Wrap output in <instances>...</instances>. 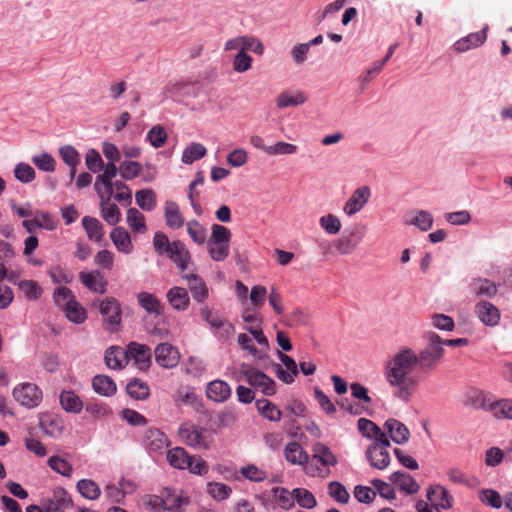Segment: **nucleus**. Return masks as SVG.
<instances>
[{"label": "nucleus", "instance_id": "1", "mask_svg": "<svg viewBox=\"0 0 512 512\" xmlns=\"http://www.w3.org/2000/svg\"><path fill=\"white\" fill-rule=\"evenodd\" d=\"M417 361L415 350L401 347L386 362L385 380L393 388L394 397L403 402L410 401L422 381Z\"/></svg>", "mask_w": 512, "mask_h": 512}, {"label": "nucleus", "instance_id": "2", "mask_svg": "<svg viewBox=\"0 0 512 512\" xmlns=\"http://www.w3.org/2000/svg\"><path fill=\"white\" fill-rule=\"evenodd\" d=\"M425 338L427 344L418 353L416 352V358L418 360L419 372L423 375H428L440 364L445 350L442 347L441 337L435 332L426 333Z\"/></svg>", "mask_w": 512, "mask_h": 512}, {"label": "nucleus", "instance_id": "3", "mask_svg": "<svg viewBox=\"0 0 512 512\" xmlns=\"http://www.w3.org/2000/svg\"><path fill=\"white\" fill-rule=\"evenodd\" d=\"M338 463L336 455L321 442L312 446V456L304 471L312 477L326 478L330 475V468Z\"/></svg>", "mask_w": 512, "mask_h": 512}, {"label": "nucleus", "instance_id": "4", "mask_svg": "<svg viewBox=\"0 0 512 512\" xmlns=\"http://www.w3.org/2000/svg\"><path fill=\"white\" fill-rule=\"evenodd\" d=\"M180 440L194 449H208L212 442L210 433L191 422H184L178 428Z\"/></svg>", "mask_w": 512, "mask_h": 512}, {"label": "nucleus", "instance_id": "5", "mask_svg": "<svg viewBox=\"0 0 512 512\" xmlns=\"http://www.w3.org/2000/svg\"><path fill=\"white\" fill-rule=\"evenodd\" d=\"M99 311L106 331L115 333L120 330L122 310L120 302L114 297H106L99 303Z\"/></svg>", "mask_w": 512, "mask_h": 512}, {"label": "nucleus", "instance_id": "6", "mask_svg": "<svg viewBox=\"0 0 512 512\" xmlns=\"http://www.w3.org/2000/svg\"><path fill=\"white\" fill-rule=\"evenodd\" d=\"M13 398L21 406L32 409L38 407L43 399L42 390L34 383H21L14 387Z\"/></svg>", "mask_w": 512, "mask_h": 512}, {"label": "nucleus", "instance_id": "7", "mask_svg": "<svg viewBox=\"0 0 512 512\" xmlns=\"http://www.w3.org/2000/svg\"><path fill=\"white\" fill-rule=\"evenodd\" d=\"M241 371L248 384L259 389L264 395L272 396L276 393L275 381L264 372L246 364L241 365Z\"/></svg>", "mask_w": 512, "mask_h": 512}, {"label": "nucleus", "instance_id": "8", "mask_svg": "<svg viewBox=\"0 0 512 512\" xmlns=\"http://www.w3.org/2000/svg\"><path fill=\"white\" fill-rule=\"evenodd\" d=\"M200 315L202 319L209 324L211 329L214 330L219 339L226 340L234 334L235 327L233 324L217 313H214L208 306H205L200 310Z\"/></svg>", "mask_w": 512, "mask_h": 512}, {"label": "nucleus", "instance_id": "9", "mask_svg": "<svg viewBox=\"0 0 512 512\" xmlns=\"http://www.w3.org/2000/svg\"><path fill=\"white\" fill-rule=\"evenodd\" d=\"M364 235L365 231L360 227H354L353 229L346 231L334 242V247L337 253L340 255H349L353 253L364 238Z\"/></svg>", "mask_w": 512, "mask_h": 512}, {"label": "nucleus", "instance_id": "10", "mask_svg": "<svg viewBox=\"0 0 512 512\" xmlns=\"http://www.w3.org/2000/svg\"><path fill=\"white\" fill-rule=\"evenodd\" d=\"M41 503L46 512H65L73 506L69 493L61 487L55 488L51 495L42 499Z\"/></svg>", "mask_w": 512, "mask_h": 512}, {"label": "nucleus", "instance_id": "11", "mask_svg": "<svg viewBox=\"0 0 512 512\" xmlns=\"http://www.w3.org/2000/svg\"><path fill=\"white\" fill-rule=\"evenodd\" d=\"M167 256L176 264L181 274H187L195 268L189 250L180 240L173 241L172 249Z\"/></svg>", "mask_w": 512, "mask_h": 512}, {"label": "nucleus", "instance_id": "12", "mask_svg": "<svg viewBox=\"0 0 512 512\" xmlns=\"http://www.w3.org/2000/svg\"><path fill=\"white\" fill-rule=\"evenodd\" d=\"M154 354L156 363L163 368H174L180 361L178 349L169 343L158 344L154 350Z\"/></svg>", "mask_w": 512, "mask_h": 512}, {"label": "nucleus", "instance_id": "13", "mask_svg": "<svg viewBox=\"0 0 512 512\" xmlns=\"http://www.w3.org/2000/svg\"><path fill=\"white\" fill-rule=\"evenodd\" d=\"M126 348L128 360L133 359L140 370L145 371L151 366L152 353L148 345L130 342Z\"/></svg>", "mask_w": 512, "mask_h": 512}, {"label": "nucleus", "instance_id": "14", "mask_svg": "<svg viewBox=\"0 0 512 512\" xmlns=\"http://www.w3.org/2000/svg\"><path fill=\"white\" fill-rule=\"evenodd\" d=\"M388 447H390V444L386 445L381 443V441L374 442L368 447L366 457L372 467L379 470H383L388 467L390 463V455L387 450Z\"/></svg>", "mask_w": 512, "mask_h": 512}, {"label": "nucleus", "instance_id": "15", "mask_svg": "<svg viewBox=\"0 0 512 512\" xmlns=\"http://www.w3.org/2000/svg\"><path fill=\"white\" fill-rule=\"evenodd\" d=\"M477 318L486 326L495 327L501 319L500 310L491 302L479 301L474 307Z\"/></svg>", "mask_w": 512, "mask_h": 512}, {"label": "nucleus", "instance_id": "16", "mask_svg": "<svg viewBox=\"0 0 512 512\" xmlns=\"http://www.w3.org/2000/svg\"><path fill=\"white\" fill-rule=\"evenodd\" d=\"M371 190L368 186H361L353 191L349 199L346 201L343 211L348 216L358 213L369 201Z\"/></svg>", "mask_w": 512, "mask_h": 512}, {"label": "nucleus", "instance_id": "17", "mask_svg": "<svg viewBox=\"0 0 512 512\" xmlns=\"http://www.w3.org/2000/svg\"><path fill=\"white\" fill-rule=\"evenodd\" d=\"M181 277L188 281V287L194 300L201 303L208 298V287L204 280L195 272V268L187 274H182Z\"/></svg>", "mask_w": 512, "mask_h": 512}, {"label": "nucleus", "instance_id": "18", "mask_svg": "<svg viewBox=\"0 0 512 512\" xmlns=\"http://www.w3.org/2000/svg\"><path fill=\"white\" fill-rule=\"evenodd\" d=\"M143 444L149 452H161L169 445V440L164 432L151 427L144 433Z\"/></svg>", "mask_w": 512, "mask_h": 512}, {"label": "nucleus", "instance_id": "19", "mask_svg": "<svg viewBox=\"0 0 512 512\" xmlns=\"http://www.w3.org/2000/svg\"><path fill=\"white\" fill-rule=\"evenodd\" d=\"M427 498L436 509H450L452 507L453 497L449 491L441 485L430 486L427 489Z\"/></svg>", "mask_w": 512, "mask_h": 512}, {"label": "nucleus", "instance_id": "20", "mask_svg": "<svg viewBox=\"0 0 512 512\" xmlns=\"http://www.w3.org/2000/svg\"><path fill=\"white\" fill-rule=\"evenodd\" d=\"M39 425L42 431L50 437H59L64 429L62 419L59 416L50 413L40 414Z\"/></svg>", "mask_w": 512, "mask_h": 512}, {"label": "nucleus", "instance_id": "21", "mask_svg": "<svg viewBox=\"0 0 512 512\" xmlns=\"http://www.w3.org/2000/svg\"><path fill=\"white\" fill-rule=\"evenodd\" d=\"M105 364L108 368L121 370L128 364L127 348L111 346L105 351Z\"/></svg>", "mask_w": 512, "mask_h": 512}, {"label": "nucleus", "instance_id": "22", "mask_svg": "<svg viewBox=\"0 0 512 512\" xmlns=\"http://www.w3.org/2000/svg\"><path fill=\"white\" fill-rule=\"evenodd\" d=\"M359 432L366 438L374 439L375 442L381 441L386 445H389V439L387 435L371 420L366 418H360L357 422Z\"/></svg>", "mask_w": 512, "mask_h": 512}, {"label": "nucleus", "instance_id": "23", "mask_svg": "<svg viewBox=\"0 0 512 512\" xmlns=\"http://www.w3.org/2000/svg\"><path fill=\"white\" fill-rule=\"evenodd\" d=\"M164 218L166 225L174 230L182 228L185 224L179 205L172 200H167L164 204Z\"/></svg>", "mask_w": 512, "mask_h": 512}, {"label": "nucleus", "instance_id": "24", "mask_svg": "<svg viewBox=\"0 0 512 512\" xmlns=\"http://www.w3.org/2000/svg\"><path fill=\"white\" fill-rule=\"evenodd\" d=\"M285 459L293 465H302L304 468L309 464V455L302 448V446L296 442H289L284 449Z\"/></svg>", "mask_w": 512, "mask_h": 512}, {"label": "nucleus", "instance_id": "25", "mask_svg": "<svg viewBox=\"0 0 512 512\" xmlns=\"http://www.w3.org/2000/svg\"><path fill=\"white\" fill-rule=\"evenodd\" d=\"M488 27L486 26L482 31L470 33L466 37H463L455 42L454 49L457 52H466L472 48H477L481 46L487 38V31Z\"/></svg>", "mask_w": 512, "mask_h": 512}, {"label": "nucleus", "instance_id": "26", "mask_svg": "<svg viewBox=\"0 0 512 512\" xmlns=\"http://www.w3.org/2000/svg\"><path fill=\"white\" fill-rule=\"evenodd\" d=\"M206 396L214 402H225L231 396V388L223 380H213L207 385Z\"/></svg>", "mask_w": 512, "mask_h": 512}, {"label": "nucleus", "instance_id": "27", "mask_svg": "<svg viewBox=\"0 0 512 512\" xmlns=\"http://www.w3.org/2000/svg\"><path fill=\"white\" fill-rule=\"evenodd\" d=\"M167 301L177 311H184L189 307L190 298L185 288L174 286L167 292Z\"/></svg>", "mask_w": 512, "mask_h": 512}, {"label": "nucleus", "instance_id": "28", "mask_svg": "<svg viewBox=\"0 0 512 512\" xmlns=\"http://www.w3.org/2000/svg\"><path fill=\"white\" fill-rule=\"evenodd\" d=\"M384 427L389 433V436L396 444H405L409 440L410 432L408 428L396 419H388Z\"/></svg>", "mask_w": 512, "mask_h": 512}, {"label": "nucleus", "instance_id": "29", "mask_svg": "<svg viewBox=\"0 0 512 512\" xmlns=\"http://www.w3.org/2000/svg\"><path fill=\"white\" fill-rule=\"evenodd\" d=\"M137 301L147 313L155 316L163 314L164 307L156 295L149 292H140L137 294Z\"/></svg>", "mask_w": 512, "mask_h": 512}, {"label": "nucleus", "instance_id": "30", "mask_svg": "<svg viewBox=\"0 0 512 512\" xmlns=\"http://www.w3.org/2000/svg\"><path fill=\"white\" fill-rule=\"evenodd\" d=\"M79 279L89 290L97 293H105L107 281L99 272H80Z\"/></svg>", "mask_w": 512, "mask_h": 512}, {"label": "nucleus", "instance_id": "31", "mask_svg": "<svg viewBox=\"0 0 512 512\" xmlns=\"http://www.w3.org/2000/svg\"><path fill=\"white\" fill-rule=\"evenodd\" d=\"M110 238L119 252L130 254L133 251L131 237L123 227L114 228L110 233Z\"/></svg>", "mask_w": 512, "mask_h": 512}, {"label": "nucleus", "instance_id": "32", "mask_svg": "<svg viewBox=\"0 0 512 512\" xmlns=\"http://www.w3.org/2000/svg\"><path fill=\"white\" fill-rule=\"evenodd\" d=\"M390 480L396 484L400 490L408 494H415L420 488L415 479L405 472L396 471L392 473Z\"/></svg>", "mask_w": 512, "mask_h": 512}, {"label": "nucleus", "instance_id": "33", "mask_svg": "<svg viewBox=\"0 0 512 512\" xmlns=\"http://www.w3.org/2000/svg\"><path fill=\"white\" fill-rule=\"evenodd\" d=\"M92 387L94 391L102 396H113L117 391L114 380L107 375H96L92 379Z\"/></svg>", "mask_w": 512, "mask_h": 512}, {"label": "nucleus", "instance_id": "34", "mask_svg": "<svg viewBox=\"0 0 512 512\" xmlns=\"http://www.w3.org/2000/svg\"><path fill=\"white\" fill-rule=\"evenodd\" d=\"M256 408L259 414L272 422H278L282 418V411L273 402L267 399H258Z\"/></svg>", "mask_w": 512, "mask_h": 512}, {"label": "nucleus", "instance_id": "35", "mask_svg": "<svg viewBox=\"0 0 512 512\" xmlns=\"http://www.w3.org/2000/svg\"><path fill=\"white\" fill-rule=\"evenodd\" d=\"M82 225L87 233L88 238L91 241H95L97 243L101 242L104 236V230L102 223L90 216H85L82 219Z\"/></svg>", "mask_w": 512, "mask_h": 512}, {"label": "nucleus", "instance_id": "36", "mask_svg": "<svg viewBox=\"0 0 512 512\" xmlns=\"http://www.w3.org/2000/svg\"><path fill=\"white\" fill-rule=\"evenodd\" d=\"M307 101L304 92L297 91L295 93L282 92L277 96L276 105L278 108H287L291 106H299Z\"/></svg>", "mask_w": 512, "mask_h": 512}, {"label": "nucleus", "instance_id": "37", "mask_svg": "<svg viewBox=\"0 0 512 512\" xmlns=\"http://www.w3.org/2000/svg\"><path fill=\"white\" fill-rule=\"evenodd\" d=\"M190 455L182 447H175L167 452V461L176 469H186L189 466Z\"/></svg>", "mask_w": 512, "mask_h": 512}, {"label": "nucleus", "instance_id": "38", "mask_svg": "<svg viewBox=\"0 0 512 512\" xmlns=\"http://www.w3.org/2000/svg\"><path fill=\"white\" fill-rule=\"evenodd\" d=\"M61 407L69 413H79L83 408L82 400L73 391H62L60 394Z\"/></svg>", "mask_w": 512, "mask_h": 512}, {"label": "nucleus", "instance_id": "39", "mask_svg": "<svg viewBox=\"0 0 512 512\" xmlns=\"http://www.w3.org/2000/svg\"><path fill=\"white\" fill-rule=\"evenodd\" d=\"M126 391L130 397L135 400L147 399L150 395V388L148 384L140 379H132L126 387Z\"/></svg>", "mask_w": 512, "mask_h": 512}, {"label": "nucleus", "instance_id": "40", "mask_svg": "<svg viewBox=\"0 0 512 512\" xmlns=\"http://www.w3.org/2000/svg\"><path fill=\"white\" fill-rule=\"evenodd\" d=\"M64 310L66 317L74 323L81 324L87 318L86 310L75 299L68 300Z\"/></svg>", "mask_w": 512, "mask_h": 512}, {"label": "nucleus", "instance_id": "41", "mask_svg": "<svg viewBox=\"0 0 512 512\" xmlns=\"http://www.w3.org/2000/svg\"><path fill=\"white\" fill-rule=\"evenodd\" d=\"M474 293L477 296H485L491 298L497 294L498 288L497 285L484 278L474 279L471 283Z\"/></svg>", "mask_w": 512, "mask_h": 512}, {"label": "nucleus", "instance_id": "42", "mask_svg": "<svg viewBox=\"0 0 512 512\" xmlns=\"http://www.w3.org/2000/svg\"><path fill=\"white\" fill-rule=\"evenodd\" d=\"M113 179L110 177L105 178V174H101L97 177L95 182V191L98 194L102 202L110 201L113 195Z\"/></svg>", "mask_w": 512, "mask_h": 512}, {"label": "nucleus", "instance_id": "43", "mask_svg": "<svg viewBox=\"0 0 512 512\" xmlns=\"http://www.w3.org/2000/svg\"><path fill=\"white\" fill-rule=\"evenodd\" d=\"M137 205L144 211H152L156 207V195L152 189H142L136 192Z\"/></svg>", "mask_w": 512, "mask_h": 512}, {"label": "nucleus", "instance_id": "44", "mask_svg": "<svg viewBox=\"0 0 512 512\" xmlns=\"http://www.w3.org/2000/svg\"><path fill=\"white\" fill-rule=\"evenodd\" d=\"M272 495L275 503L283 509H291L294 506L295 498L293 491L290 492L286 488L274 487L272 489Z\"/></svg>", "mask_w": 512, "mask_h": 512}, {"label": "nucleus", "instance_id": "45", "mask_svg": "<svg viewBox=\"0 0 512 512\" xmlns=\"http://www.w3.org/2000/svg\"><path fill=\"white\" fill-rule=\"evenodd\" d=\"M207 153V149L201 143H192L185 148L182 153V162L184 164H192L194 161H197L203 158Z\"/></svg>", "mask_w": 512, "mask_h": 512}, {"label": "nucleus", "instance_id": "46", "mask_svg": "<svg viewBox=\"0 0 512 512\" xmlns=\"http://www.w3.org/2000/svg\"><path fill=\"white\" fill-rule=\"evenodd\" d=\"M100 200L101 215L109 225H116L121 220V212L116 204Z\"/></svg>", "mask_w": 512, "mask_h": 512}, {"label": "nucleus", "instance_id": "47", "mask_svg": "<svg viewBox=\"0 0 512 512\" xmlns=\"http://www.w3.org/2000/svg\"><path fill=\"white\" fill-rule=\"evenodd\" d=\"M78 492L86 499L95 500L100 494L99 486L90 479H82L77 483Z\"/></svg>", "mask_w": 512, "mask_h": 512}, {"label": "nucleus", "instance_id": "48", "mask_svg": "<svg viewBox=\"0 0 512 512\" xmlns=\"http://www.w3.org/2000/svg\"><path fill=\"white\" fill-rule=\"evenodd\" d=\"M127 223L133 232L146 231V220L144 215L136 208L127 210Z\"/></svg>", "mask_w": 512, "mask_h": 512}, {"label": "nucleus", "instance_id": "49", "mask_svg": "<svg viewBox=\"0 0 512 512\" xmlns=\"http://www.w3.org/2000/svg\"><path fill=\"white\" fill-rule=\"evenodd\" d=\"M207 249L210 257L217 262L224 261L229 255V243L208 240Z\"/></svg>", "mask_w": 512, "mask_h": 512}, {"label": "nucleus", "instance_id": "50", "mask_svg": "<svg viewBox=\"0 0 512 512\" xmlns=\"http://www.w3.org/2000/svg\"><path fill=\"white\" fill-rule=\"evenodd\" d=\"M187 233L190 238L198 245H202L206 241L207 230L197 220H191L187 223Z\"/></svg>", "mask_w": 512, "mask_h": 512}, {"label": "nucleus", "instance_id": "51", "mask_svg": "<svg viewBox=\"0 0 512 512\" xmlns=\"http://www.w3.org/2000/svg\"><path fill=\"white\" fill-rule=\"evenodd\" d=\"M238 344L243 349L251 354L255 359L261 360L265 357V350L263 348H257L252 338L247 334L241 333L238 335Z\"/></svg>", "mask_w": 512, "mask_h": 512}, {"label": "nucleus", "instance_id": "52", "mask_svg": "<svg viewBox=\"0 0 512 512\" xmlns=\"http://www.w3.org/2000/svg\"><path fill=\"white\" fill-rule=\"evenodd\" d=\"M293 495L298 505L305 509H312L316 506L317 501L314 495L305 488L293 489Z\"/></svg>", "mask_w": 512, "mask_h": 512}, {"label": "nucleus", "instance_id": "53", "mask_svg": "<svg viewBox=\"0 0 512 512\" xmlns=\"http://www.w3.org/2000/svg\"><path fill=\"white\" fill-rule=\"evenodd\" d=\"M207 491L217 501L227 499L232 493V489L228 485L220 482H209Z\"/></svg>", "mask_w": 512, "mask_h": 512}, {"label": "nucleus", "instance_id": "54", "mask_svg": "<svg viewBox=\"0 0 512 512\" xmlns=\"http://www.w3.org/2000/svg\"><path fill=\"white\" fill-rule=\"evenodd\" d=\"M142 166L136 161H124L119 167V173L125 180H132L140 175Z\"/></svg>", "mask_w": 512, "mask_h": 512}, {"label": "nucleus", "instance_id": "55", "mask_svg": "<svg viewBox=\"0 0 512 512\" xmlns=\"http://www.w3.org/2000/svg\"><path fill=\"white\" fill-rule=\"evenodd\" d=\"M19 289L29 300H37L42 294V289L34 280H22L18 283Z\"/></svg>", "mask_w": 512, "mask_h": 512}, {"label": "nucleus", "instance_id": "56", "mask_svg": "<svg viewBox=\"0 0 512 512\" xmlns=\"http://www.w3.org/2000/svg\"><path fill=\"white\" fill-rule=\"evenodd\" d=\"M34 217L38 223L39 228H43L49 231L56 229L59 224L57 217L50 214L49 212L38 210L34 213Z\"/></svg>", "mask_w": 512, "mask_h": 512}, {"label": "nucleus", "instance_id": "57", "mask_svg": "<svg viewBox=\"0 0 512 512\" xmlns=\"http://www.w3.org/2000/svg\"><path fill=\"white\" fill-rule=\"evenodd\" d=\"M319 224L321 228L325 230L326 233L331 235L337 234L342 227L340 219L333 214H327L322 216L319 219Z\"/></svg>", "mask_w": 512, "mask_h": 512}, {"label": "nucleus", "instance_id": "58", "mask_svg": "<svg viewBox=\"0 0 512 512\" xmlns=\"http://www.w3.org/2000/svg\"><path fill=\"white\" fill-rule=\"evenodd\" d=\"M33 164L44 172H53L56 167L55 159L49 153H41L32 157Z\"/></svg>", "mask_w": 512, "mask_h": 512}, {"label": "nucleus", "instance_id": "59", "mask_svg": "<svg viewBox=\"0 0 512 512\" xmlns=\"http://www.w3.org/2000/svg\"><path fill=\"white\" fill-rule=\"evenodd\" d=\"M406 224L415 225L420 230L427 231L432 227L433 217L428 211L420 210L413 219L406 221Z\"/></svg>", "mask_w": 512, "mask_h": 512}, {"label": "nucleus", "instance_id": "60", "mask_svg": "<svg viewBox=\"0 0 512 512\" xmlns=\"http://www.w3.org/2000/svg\"><path fill=\"white\" fill-rule=\"evenodd\" d=\"M15 178L22 183H30L35 177L36 173L32 166L26 163H18L14 169Z\"/></svg>", "mask_w": 512, "mask_h": 512}, {"label": "nucleus", "instance_id": "61", "mask_svg": "<svg viewBox=\"0 0 512 512\" xmlns=\"http://www.w3.org/2000/svg\"><path fill=\"white\" fill-rule=\"evenodd\" d=\"M147 140L153 147L160 148L167 140V133L162 126H153L147 134Z\"/></svg>", "mask_w": 512, "mask_h": 512}, {"label": "nucleus", "instance_id": "62", "mask_svg": "<svg viewBox=\"0 0 512 512\" xmlns=\"http://www.w3.org/2000/svg\"><path fill=\"white\" fill-rule=\"evenodd\" d=\"M48 464L55 472L69 477L72 474L73 468L71 464L66 461L65 459L58 457V456H52L48 460Z\"/></svg>", "mask_w": 512, "mask_h": 512}, {"label": "nucleus", "instance_id": "63", "mask_svg": "<svg viewBox=\"0 0 512 512\" xmlns=\"http://www.w3.org/2000/svg\"><path fill=\"white\" fill-rule=\"evenodd\" d=\"M241 475L253 482H262L266 479L267 474L264 470L258 468L253 464H249L240 469Z\"/></svg>", "mask_w": 512, "mask_h": 512}, {"label": "nucleus", "instance_id": "64", "mask_svg": "<svg viewBox=\"0 0 512 512\" xmlns=\"http://www.w3.org/2000/svg\"><path fill=\"white\" fill-rule=\"evenodd\" d=\"M59 155L68 166H77L80 163V155L71 145L62 146L59 149Z\"/></svg>", "mask_w": 512, "mask_h": 512}]
</instances>
